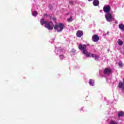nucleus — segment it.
<instances>
[{
  "label": "nucleus",
  "instance_id": "nucleus-8",
  "mask_svg": "<svg viewBox=\"0 0 124 124\" xmlns=\"http://www.w3.org/2000/svg\"><path fill=\"white\" fill-rule=\"evenodd\" d=\"M112 73V70L111 69H109L108 68H106L104 70V74L106 75H109L110 73Z\"/></svg>",
  "mask_w": 124,
  "mask_h": 124
},
{
  "label": "nucleus",
  "instance_id": "nucleus-17",
  "mask_svg": "<svg viewBox=\"0 0 124 124\" xmlns=\"http://www.w3.org/2000/svg\"><path fill=\"white\" fill-rule=\"evenodd\" d=\"M73 21V16H71L69 18H67V22H72Z\"/></svg>",
  "mask_w": 124,
  "mask_h": 124
},
{
  "label": "nucleus",
  "instance_id": "nucleus-18",
  "mask_svg": "<svg viewBox=\"0 0 124 124\" xmlns=\"http://www.w3.org/2000/svg\"><path fill=\"white\" fill-rule=\"evenodd\" d=\"M118 43L119 44V45L122 46L124 44V43L123 42V41L122 40H121L120 39H119L118 40Z\"/></svg>",
  "mask_w": 124,
  "mask_h": 124
},
{
  "label": "nucleus",
  "instance_id": "nucleus-16",
  "mask_svg": "<svg viewBox=\"0 0 124 124\" xmlns=\"http://www.w3.org/2000/svg\"><path fill=\"white\" fill-rule=\"evenodd\" d=\"M37 14H38V13L36 11H34L32 13V15L33 16H37Z\"/></svg>",
  "mask_w": 124,
  "mask_h": 124
},
{
  "label": "nucleus",
  "instance_id": "nucleus-2",
  "mask_svg": "<svg viewBox=\"0 0 124 124\" xmlns=\"http://www.w3.org/2000/svg\"><path fill=\"white\" fill-rule=\"evenodd\" d=\"M64 29V25L63 23H59L58 24L54 25V30L57 31L58 32H62Z\"/></svg>",
  "mask_w": 124,
  "mask_h": 124
},
{
  "label": "nucleus",
  "instance_id": "nucleus-9",
  "mask_svg": "<svg viewBox=\"0 0 124 124\" xmlns=\"http://www.w3.org/2000/svg\"><path fill=\"white\" fill-rule=\"evenodd\" d=\"M83 31L78 30V31H77L76 35L77 37H81L83 36Z\"/></svg>",
  "mask_w": 124,
  "mask_h": 124
},
{
  "label": "nucleus",
  "instance_id": "nucleus-5",
  "mask_svg": "<svg viewBox=\"0 0 124 124\" xmlns=\"http://www.w3.org/2000/svg\"><path fill=\"white\" fill-rule=\"evenodd\" d=\"M103 11L105 13H110V11H111V6H110L109 5L104 6L103 7Z\"/></svg>",
  "mask_w": 124,
  "mask_h": 124
},
{
  "label": "nucleus",
  "instance_id": "nucleus-4",
  "mask_svg": "<svg viewBox=\"0 0 124 124\" xmlns=\"http://www.w3.org/2000/svg\"><path fill=\"white\" fill-rule=\"evenodd\" d=\"M105 18L108 22H111L113 19V16L111 13H108L105 15Z\"/></svg>",
  "mask_w": 124,
  "mask_h": 124
},
{
  "label": "nucleus",
  "instance_id": "nucleus-1",
  "mask_svg": "<svg viewBox=\"0 0 124 124\" xmlns=\"http://www.w3.org/2000/svg\"><path fill=\"white\" fill-rule=\"evenodd\" d=\"M87 48V46L86 45H82L80 44L78 46V49L79 50H81V51H83V54L84 55H86V57L87 58H89L91 55V53L88 52L87 50L86 49Z\"/></svg>",
  "mask_w": 124,
  "mask_h": 124
},
{
  "label": "nucleus",
  "instance_id": "nucleus-22",
  "mask_svg": "<svg viewBox=\"0 0 124 124\" xmlns=\"http://www.w3.org/2000/svg\"><path fill=\"white\" fill-rule=\"evenodd\" d=\"M52 19L53 20V21H56L57 18L55 17H52Z\"/></svg>",
  "mask_w": 124,
  "mask_h": 124
},
{
  "label": "nucleus",
  "instance_id": "nucleus-6",
  "mask_svg": "<svg viewBox=\"0 0 124 124\" xmlns=\"http://www.w3.org/2000/svg\"><path fill=\"white\" fill-rule=\"evenodd\" d=\"M92 40L93 42H98L99 40V36L96 34H94L92 36Z\"/></svg>",
  "mask_w": 124,
  "mask_h": 124
},
{
  "label": "nucleus",
  "instance_id": "nucleus-21",
  "mask_svg": "<svg viewBox=\"0 0 124 124\" xmlns=\"http://www.w3.org/2000/svg\"><path fill=\"white\" fill-rule=\"evenodd\" d=\"M69 4H71V5H72L74 3V2H73V1L71 0V1H69Z\"/></svg>",
  "mask_w": 124,
  "mask_h": 124
},
{
  "label": "nucleus",
  "instance_id": "nucleus-7",
  "mask_svg": "<svg viewBox=\"0 0 124 124\" xmlns=\"http://www.w3.org/2000/svg\"><path fill=\"white\" fill-rule=\"evenodd\" d=\"M123 82H119L118 87L120 89H122L124 91V78L123 79Z\"/></svg>",
  "mask_w": 124,
  "mask_h": 124
},
{
  "label": "nucleus",
  "instance_id": "nucleus-10",
  "mask_svg": "<svg viewBox=\"0 0 124 124\" xmlns=\"http://www.w3.org/2000/svg\"><path fill=\"white\" fill-rule=\"evenodd\" d=\"M89 57H92V58H94L96 61H97V60H98V59L99 58V56L96 55V54L92 53H91V55H90Z\"/></svg>",
  "mask_w": 124,
  "mask_h": 124
},
{
  "label": "nucleus",
  "instance_id": "nucleus-14",
  "mask_svg": "<svg viewBox=\"0 0 124 124\" xmlns=\"http://www.w3.org/2000/svg\"><path fill=\"white\" fill-rule=\"evenodd\" d=\"M89 85H90V86H93V84L94 83V81L92 79H90L89 80Z\"/></svg>",
  "mask_w": 124,
  "mask_h": 124
},
{
  "label": "nucleus",
  "instance_id": "nucleus-15",
  "mask_svg": "<svg viewBox=\"0 0 124 124\" xmlns=\"http://www.w3.org/2000/svg\"><path fill=\"white\" fill-rule=\"evenodd\" d=\"M119 27L120 30H122L124 31V25L123 24H120Z\"/></svg>",
  "mask_w": 124,
  "mask_h": 124
},
{
  "label": "nucleus",
  "instance_id": "nucleus-24",
  "mask_svg": "<svg viewBox=\"0 0 124 124\" xmlns=\"http://www.w3.org/2000/svg\"><path fill=\"white\" fill-rule=\"evenodd\" d=\"M88 0V1H93V0Z\"/></svg>",
  "mask_w": 124,
  "mask_h": 124
},
{
  "label": "nucleus",
  "instance_id": "nucleus-11",
  "mask_svg": "<svg viewBox=\"0 0 124 124\" xmlns=\"http://www.w3.org/2000/svg\"><path fill=\"white\" fill-rule=\"evenodd\" d=\"M93 3L94 6H98L99 5V0H94L93 2Z\"/></svg>",
  "mask_w": 124,
  "mask_h": 124
},
{
  "label": "nucleus",
  "instance_id": "nucleus-27",
  "mask_svg": "<svg viewBox=\"0 0 124 124\" xmlns=\"http://www.w3.org/2000/svg\"><path fill=\"white\" fill-rule=\"evenodd\" d=\"M67 15H69V14H67Z\"/></svg>",
  "mask_w": 124,
  "mask_h": 124
},
{
  "label": "nucleus",
  "instance_id": "nucleus-25",
  "mask_svg": "<svg viewBox=\"0 0 124 124\" xmlns=\"http://www.w3.org/2000/svg\"><path fill=\"white\" fill-rule=\"evenodd\" d=\"M60 57H62V58H63V56L61 55Z\"/></svg>",
  "mask_w": 124,
  "mask_h": 124
},
{
  "label": "nucleus",
  "instance_id": "nucleus-3",
  "mask_svg": "<svg viewBox=\"0 0 124 124\" xmlns=\"http://www.w3.org/2000/svg\"><path fill=\"white\" fill-rule=\"evenodd\" d=\"M45 27L46 28V29H47V30H49V31H52V30L54 29V27H55V25H54V23H53V21H49L48 22V21L46 22V24L45 25Z\"/></svg>",
  "mask_w": 124,
  "mask_h": 124
},
{
  "label": "nucleus",
  "instance_id": "nucleus-26",
  "mask_svg": "<svg viewBox=\"0 0 124 124\" xmlns=\"http://www.w3.org/2000/svg\"><path fill=\"white\" fill-rule=\"evenodd\" d=\"M50 19H52V16H50Z\"/></svg>",
  "mask_w": 124,
  "mask_h": 124
},
{
  "label": "nucleus",
  "instance_id": "nucleus-13",
  "mask_svg": "<svg viewBox=\"0 0 124 124\" xmlns=\"http://www.w3.org/2000/svg\"><path fill=\"white\" fill-rule=\"evenodd\" d=\"M124 111L118 112V118H120V117H124Z\"/></svg>",
  "mask_w": 124,
  "mask_h": 124
},
{
  "label": "nucleus",
  "instance_id": "nucleus-23",
  "mask_svg": "<svg viewBox=\"0 0 124 124\" xmlns=\"http://www.w3.org/2000/svg\"><path fill=\"white\" fill-rule=\"evenodd\" d=\"M44 16H48V14H46L44 15Z\"/></svg>",
  "mask_w": 124,
  "mask_h": 124
},
{
  "label": "nucleus",
  "instance_id": "nucleus-12",
  "mask_svg": "<svg viewBox=\"0 0 124 124\" xmlns=\"http://www.w3.org/2000/svg\"><path fill=\"white\" fill-rule=\"evenodd\" d=\"M44 18H42L40 21V23L41 24V25H45V26L46 25V24H47V22L48 21H44Z\"/></svg>",
  "mask_w": 124,
  "mask_h": 124
},
{
  "label": "nucleus",
  "instance_id": "nucleus-19",
  "mask_svg": "<svg viewBox=\"0 0 124 124\" xmlns=\"http://www.w3.org/2000/svg\"><path fill=\"white\" fill-rule=\"evenodd\" d=\"M118 123L114 121H111L110 124H117Z\"/></svg>",
  "mask_w": 124,
  "mask_h": 124
},
{
  "label": "nucleus",
  "instance_id": "nucleus-20",
  "mask_svg": "<svg viewBox=\"0 0 124 124\" xmlns=\"http://www.w3.org/2000/svg\"><path fill=\"white\" fill-rule=\"evenodd\" d=\"M118 65H119V66H120V67H123V62H119L118 63Z\"/></svg>",
  "mask_w": 124,
  "mask_h": 124
}]
</instances>
